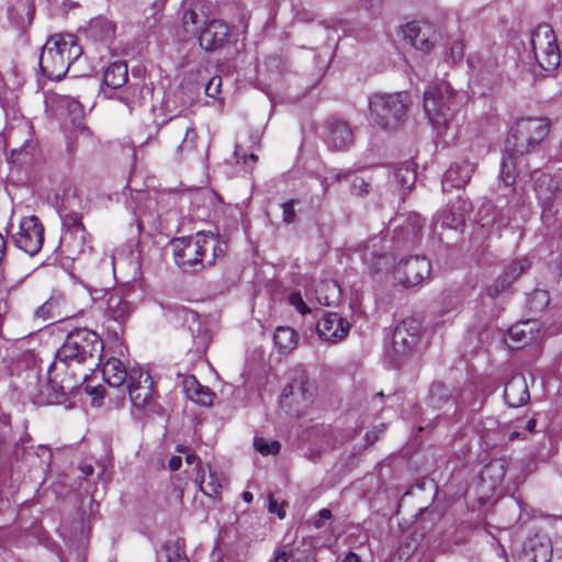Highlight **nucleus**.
Segmentation results:
<instances>
[{
    "label": "nucleus",
    "mask_w": 562,
    "mask_h": 562,
    "mask_svg": "<svg viewBox=\"0 0 562 562\" xmlns=\"http://www.w3.org/2000/svg\"><path fill=\"white\" fill-rule=\"evenodd\" d=\"M103 348V340L94 330L72 329L48 368L49 386L58 395L75 393L99 367Z\"/></svg>",
    "instance_id": "f257e3e1"
},
{
    "label": "nucleus",
    "mask_w": 562,
    "mask_h": 562,
    "mask_svg": "<svg viewBox=\"0 0 562 562\" xmlns=\"http://www.w3.org/2000/svg\"><path fill=\"white\" fill-rule=\"evenodd\" d=\"M175 263L183 272H200L222 260L227 243L218 234L200 231L194 235L172 238L170 241Z\"/></svg>",
    "instance_id": "f03ea898"
},
{
    "label": "nucleus",
    "mask_w": 562,
    "mask_h": 562,
    "mask_svg": "<svg viewBox=\"0 0 562 562\" xmlns=\"http://www.w3.org/2000/svg\"><path fill=\"white\" fill-rule=\"evenodd\" d=\"M82 55V47L72 34L50 36L41 53L40 68L50 80H61L71 64Z\"/></svg>",
    "instance_id": "7ed1b4c3"
},
{
    "label": "nucleus",
    "mask_w": 562,
    "mask_h": 562,
    "mask_svg": "<svg viewBox=\"0 0 562 562\" xmlns=\"http://www.w3.org/2000/svg\"><path fill=\"white\" fill-rule=\"evenodd\" d=\"M97 303L102 310L103 335L109 341L122 345L126 324L134 313L133 304L115 290L104 291Z\"/></svg>",
    "instance_id": "20e7f679"
},
{
    "label": "nucleus",
    "mask_w": 562,
    "mask_h": 562,
    "mask_svg": "<svg viewBox=\"0 0 562 562\" xmlns=\"http://www.w3.org/2000/svg\"><path fill=\"white\" fill-rule=\"evenodd\" d=\"M460 97L449 83L441 82L425 91L424 111L438 133L443 132L460 111Z\"/></svg>",
    "instance_id": "39448f33"
},
{
    "label": "nucleus",
    "mask_w": 562,
    "mask_h": 562,
    "mask_svg": "<svg viewBox=\"0 0 562 562\" xmlns=\"http://www.w3.org/2000/svg\"><path fill=\"white\" fill-rule=\"evenodd\" d=\"M550 122L541 117H522L516 121L505 140L506 155L525 156L548 135Z\"/></svg>",
    "instance_id": "423d86ee"
},
{
    "label": "nucleus",
    "mask_w": 562,
    "mask_h": 562,
    "mask_svg": "<svg viewBox=\"0 0 562 562\" xmlns=\"http://www.w3.org/2000/svg\"><path fill=\"white\" fill-rule=\"evenodd\" d=\"M409 104L411 98L407 92L375 93L369 101L370 120L382 128L396 127L407 114Z\"/></svg>",
    "instance_id": "0eeeda50"
},
{
    "label": "nucleus",
    "mask_w": 562,
    "mask_h": 562,
    "mask_svg": "<svg viewBox=\"0 0 562 562\" xmlns=\"http://www.w3.org/2000/svg\"><path fill=\"white\" fill-rule=\"evenodd\" d=\"M316 386L304 371H300L283 387L280 396V406L286 414L303 415L313 404Z\"/></svg>",
    "instance_id": "6e6552de"
},
{
    "label": "nucleus",
    "mask_w": 562,
    "mask_h": 562,
    "mask_svg": "<svg viewBox=\"0 0 562 562\" xmlns=\"http://www.w3.org/2000/svg\"><path fill=\"white\" fill-rule=\"evenodd\" d=\"M530 47L536 63L543 70L555 69L561 61L557 34L548 23L538 24L530 35Z\"/></svg>",
    "instance_id": "1a4fd4ad"
},
{
    "label": "nucleus",
    "mask_w": 562,
    "mask_h": 562,
    "mask_svg": "<svg viewBox=\"0 0 562 562\" xmlns=\"http://www.w3.org/2000/svg\"><path fill=\"white\" fill-rule=\"evenodd\" d=\"M431 270L430 261L424 256L402 259L392 271L395 284L409 289L422 283Z\"/></svg>",
    "instance_id": "9d476101"
},
{
    "label": "nucleus",
    "mask_w": 562,
    "mask_h": 562,
    "mask_svg": "<svg viewBox=\"0 0 562 562\" xmlns=\"http://www.w3.org/2000/svg\"><path fill=\"white\" fill-rule=\"evenodd\" d=\"M124 386L136 408H148L155 401L154 383L150 374L142 368H132L128 373V381Z\"/></svg>",
    "instance_id": "9b49d317"
},
{
    "label": "nucleus",
    "mask_w": 562,
    "mask_h": 562,
    "mask_svg": "<svg viewBox=\"0 0 562 562\" xmlns=\"http://www.w3.org/2000/svg\"><path fill=\"white\" fill-rule=\"evenodd\" d=\"M44 232V226L37 216H25L20 222V228L14 236V243L18 248L30 256H34L43 247Z\"/></svg>",
    "instance_id": "f8f14e48"
},
{
    "label": "nucleus",
    "mask_w": 562,
    "mask_h": 562,
    "mask_svg": "<svg viewBox=\"0 0 562 562\" xmlns=\"http://www.w3.org/2000/svg\"><path fill=\"white\" fill-rule=\"evenodd\" d=\"M63 225L65 231L60 237L61 247L72 255L81 252L86 244L87 234L82 215L77 212L66 213L63 215Z\"/></svg>",
    "instance_id": "ddd939ff"
},
{
    "label": "nucleus",
    "mask_w": 562,
    "mask_h": 562,
    "mask_svg": "<svg viewBox=\"0 0 562 562\" xmlns=\"http://www.w3.org/2000/svg\"><path fill=\"white\" fill-rule=\"evenodd\" d=\"M530 176L535 180L533 192L542 212L550 211L561 184L560 180L539 170L531 172Z\"/></svg>",
    "instance_id": "4468645a"
},
{
    "label": "nucleus",
    "mask_w": 562,
    "mask_h": 562,
    "mask_svg": "<svg viewBox=\"0 0 562 562\" xmlns=\"http://www.w3.org/2000/svg\"><path fill=\"white\" fill-rule=\"evenodd\" d=\"M229 35L228 25L221 20L205 23L198 36L199 45L205 52H215L224 47Z\"/></svg>",
    "instance_id": "2eb2a0df"
},
{
    "label": "nucleus",
    "mask_w": 562,
    "mask_h": 562,
    "mask_svg": "<svg viewBox=\"0 0 562 562\" xmlns=\"http://www.w3.org/2000/svg\"><path fill=\"white\" fill-rule=\"evenodd\" d=\"M531 263L528 257L513 260L505 267L503 273L487 288V294L495 297L507 290L520 276L530 269Z\"/></svg>",
    "instance_id": "dca6fc26"
},
{
    "label": "nucleus",
    "mask_w": 562,
    "mask_h": 562,
    "mask_svg": "<svg viewBox=\"0 0 562 562\" xmlns=\"http://www.w3.org/2000/svg\"><path fill=\"white\" fill-rule=\"evenodd\" d=\"M324 139L329 149L345 150L353 143V132L346 121L330 119L326 122Z\"/></svg>",
    "instance_id": "f3484780"
},
{
    "label": "nucleus",
    "mask_w": 562,
    "mask_h": 562,
    "mask_svg": "<svg viewBox=\"0 0 562 562\" xmlns=\"http://www.w3.org/2000/svg\"><path fill=\"white\" fill-rule=\"evenodd\" d=\"M349 322L338 313H325L316 324L318 336L328 341H339L349 333Z\"/></svg>",
    "instance_id": "a211bd4d"
},
{
    "label": "nucleus",
    "mask_w": 562,
    "mask_h": 562,
    "mask_svg": "<svg viewBox=\"0 0 562 562\" xmlns=\"http://www.w3.org/2000/svg\"><path fill=\"white\" fill-rule=\"evenodd\" d=\"M420 324L414 318L402 321L393 331V348L397 353L411 351L418 341Z\"/></svg>",
    "instance_id": "6ab92c4d"
},
{
    "label": "nucleus",
    "mask_w": 562,
    "mask_h": 562,
    "mask_svg": "<svg viewBox=\"0 0 562 562\" xmlns=\"http://www.w3.org/2000/svg\"><path fill=\"white\" fill-rule=\"evenodd\" d=\"M35 16L34 0H12L8 8L10 23L20 31H26Z\"/></svg>",
    "instance_id": "aec40b11"
},
{
    "label": "nucleus",
    "mask_w": 562,
    "mask_h": 562,
    "mask_svg": "<svg viewBox=\"0 0 562 562\" xmlns=\"http://www.w3.org/2000/svg\"><path fill=\"white\" fill-rule=\"evenodd\" d=\"M504 400L510 407H520L530 400L526 378L521 373L514 374L505 384Z\"/></svg>",
    "instance_id": "412c9836"
},
{
    "label": "nucleus",
    "mask_w": 562,
    "mask_h": 562,
    "mask_svg": "<svg viewBox=\"0 0 562 562\" xmlns=\"http://www.w3.org/2000/svg\"><path fill=\"white\" fill-rule=\"evenodd\" d=\"M182 387L187 398L193 403L209 407L214 402L215 393L209 386L201 384L193 374L183 378Z\"/></svg>",
    "instance_id": "4be33fe9"
},
{
    "label": "nucleus",
    "mask_w": 562,
    "mask_h": 562,
    "mask_svg": "<svg viewBox=\"0 0 562 562\" xmlns=\"http://www.w3.org/2000/svg\"><path fill=\"white\" fill-rule=\"evenodd\" d=\"M404 38L416 49L428 53L432 48V42L429 38L430 27L419 22H409L402 29Z\"/></svg>",
    "instance_id": "5701e85b"
},
{
    "label": "nucleus",
    "mask_w": 562,
    "mask_h": 562,
    "mask_svg": "<svg viewBox=\"0 0 562 562\" xmlns=\"http://www.w3.org/2000/svg\"><path fill=\"white\" fill-rule=\"evenodd\" d=\"M128 373L124 363L114 357L109 358L102 367L103 380L114 389L124 387L128 381Z\"/></svg>",
    "instance_id": "b1692460"
},
{
    "label": "nucleus",
    "mask_w": 562,
    "mask_h": 562,
    "mask_svg": "<svg viewBox=\"0 0 562 562\" xmlns=\"http://www.w3.org/2000/svg\"><path fill=\"white\" fill-rule=\"evenodd\" d=\"M475 170V165L469 160L454 164L449 167L443 176V184H450L453 188H463L469 183Z\"/></svg>",
    "instance_id": "393cba45"
},
{
    "label": "nucleus",
    "mask_w": 562,
    "mask_h": 562,
    "mask_svg": "<svg viewBox=\"0 0 562 562\" xmlns=\"http://www.w3.org/2000/svg\"><path fill=\"white\" fill-rule=\"evenodd\" d=\"M299 334L290 326H278L273 334V347L278 353L288 356L299 344Z\"/></svg>",
    "instance_id": "a878e982"
},
{
    "label": "nucleus",
    "mask_w": 562,
    "mask_h": 562,
    "mask_svg": "<svg viewBox=\"0 0 562 562\" xmlns=\"http://www.w3.org/2000/svg\"><path fill=\"white\" fill-rule=\"evenodd\" d=\"M533 339L530 322L513 325L506 334V344L510 349H521Z\"/></svg>",
    "instance_id": "bb28decb"
},
{
    "label": "nucleus",
    "mask_w": 562,
    "mask_h": 562,
    "mask_svg": "<svg viewBox=\"0 0 562 562\" xmlns=\"http://www.w3.org/2000/svg\"><path fill=\"white\" fill-rule=\"evenodd\" d=\"M376 239H378L376 237H373V238L369 239L367 241V244L363 246V250H364L363 258L367 261L369 272L372 276H376V274L387 271L393 261V257L390 254L376 255L375 252H371L370 254L371 257L369 258L367 250L369 249L370 244H372V247L376 246V243H375Z\"/></svg>",
    "instance_id": "cd10ccee"
},
{
    "label": "nucleus",
    "mask_w": 562,
    "mask_h": 562,
    "mask_svg": "<svg viewBox=\"0 0 562 562\" xmlns=\"http://www.w3.org/2000/svg\"><path fill=\"white\" fill-rule=\"evenodd\" d=\"M128 79L127 64L124 60H117L110 64L103 74V82L111 89L123 87Z\"/></svg>",
    "instance_id": "c85d7f7f"
},
{
    "label": "nucleus",
    "mask_w": 562,
    "mask_h": 562,
    "mask_svg": "<svg viewBox=\"0 0 562 562\" xmlns=\"http://www.w3.org/2000/svg\"><path fill=\"white\" fill-rule=\"evenodd\" d=\"M317 301L325 306L336 304L340 299L339 284L334 280H323L315 289Z\"/></svg>",
    "instance_id": "c756f323"
},
{
    "label": "nucleus",
    "mask_w": 562,
    "mask_h": 562,
    "mask_svg": "<svg viewBox=\"0 0 562 562\" xmlns=\"http://www.w3.org/2000/svg\"><path fill=\"white\" fill-rule=\"evenodd\" d=\"M552 546L550 540H531V547L525 551V559L528 562H551Z\"/></svg>",
    "instance_id": "7c9ffc66"
},
{
    "label": "nucleus",
    "mask_w": 562,
    "mask_h": 562,
    "mask_svg": "<svg viewBox=\"0 0 562 562\" xmlns=\"http://www.w3.org/2000/svg\"><path fill=\"white\" fill-rule=\"evenodd\" d=\"M195 482L199 485L200 491L206 496L215 497L220 494L222 485L216 473L210 470L207 481H205L204 470L201 464L198 465Z\"/></svg>",
    "instance_id": "2f4dec72"
},
{
    "label": "nucleus",
    "mask_w": 562,
    "mask_h": 562,
    "mask_svg": "<svg viewBox=\"0 0 562 562\" xmlns=\"http://www.w3.org/2000/svg\"><path fill=\"white\" fill-rule=\"evenodd\" d=\"M520 156L507 155L502 161L501 179L506 187H513L519 177Z\"/></svg>",
    "instance_id": "473e14b6"
},
{
    "label": "nucleus",
    "mask_w": 562,
    "mask_h": 562,
    "mask_svg": "<svg viewBox=\"0 0 562 562\" xmlns=\"http://www.w3.org/2000/svg\"><path fill=\"white\" fill-rule=\"evenodd\" d=\"M506 468L499 459L491 460L481 471L482 480H492L493 484L501 483L505 477Z\"/></svg>",
    "instance_id": "72a5a7b5"
},
{
    "label": "nucleus",
    "mask_w": 562,
    "mask_h": 562,
    "mask_svg": "<svg viewBox=\"0 0 562 562\" xmlns=\"http://www.w3.org/2000/svg\"><path fill=\"white\" fill-rule=\"evenodd\" d=\"M424 535L417 531L411 532L398 547L400 559L407 560L419 547Z\"/></svg>",
    "instance_id": "f704fd0d"
},
{
    "label": "nucleus",
    "mask_w": 562,
    "mask_h": 562,
    "mask_svg": "<svg viewBox=\"0 0 562 562\" xmlns=\"http://www.w3.org/2000/svg\"><path fill=\"white\" fill-rule=\"evenodd\" d=\"M60 103L61 105H65L67 108V111L74 124L82 120L85 114V108L78 100L70 97H63Z\"/></svg>",
    "instance_id": "c9c22d12"
},
{
    "label": "nucleus",
    "mask_w": 562,
    "mask_h": 562,
    "mask_svg": "<svg viewBox=\"0 0 562 562\" xmlns=\"http://www.w3.org/2000/svg\"><path fill=\"white\" fill-rule=\"evenodd\" d=\"M89 29L91 32H97L98 30L102 31V38L111 37L114 34L113 24L104 18H98L92 20L90 22Z\"/></svg>",
    "instance_id": "e433bc0d"
},
{
    "label": "nucleus",
    "mask_w": 562,
    "mask_h": 562,
    "mask_svg": "<svg viewBox=\"0 0 562 562\" xmlns=\"http://www.w3.org/2000/svg\"><path fill=\"white\" fill-rule=\"evenodd\" d=\"M255 447L259 453L262 456L269 454H278L281 450V443L277 440L267 442L262 438H257L255 440Z\"/></svg>",
    "instance_id": "4c0bfd02"
},
{
    "label": "nucleus",
    "mask_w": 562,
    "mask_h": 562,
    "mask_svg": "<svg viewBox=\"0 0 562 562\" xmlns=\"http://www.w3.org/2000/svg\"><path fill=\"white\" fill-rule=\"evenodd\" d=\"M295 203L296 201L291 199L282 204V221L285 224H293L296 221Z\"/></svg>",
    "instance_id": "58836bf2"
},
{
    "label": "nucleus",
    "mask_w": 562,
    "mask_h": 562,
    "mask_svg": "<svg viewBox=\"0 0 562 562\" xmlns=\"http://www.w3.org/2000/svg\"><path fill=\"white\" fill-rule=\"evenodd\" d=\"M289 303L296 308V311L302 314H308L311 312V308L308 305L304 302L301 293L299 291H293L289 295Z\"/></svg>",
    "instance_id": "ea45409f"
},
{
    "label": "nucleus",
    "mask_w": 562,
    "mask_h": 562,
    "mask_svg": "<svg viewBox=\"0 0 562 562\" xmlns=\"http://www.w3.org/2000/svg\"><path fill=\"white\" fill-rule=\"evenodd\" d=\"M464 47H465V45L462 40H456L451 44V46L449 48L448 57H449V59H451V61L453 64L459 63L463 58Z\"/></svg>",
    "instance_id": "a19ab883"
},
{
    "label": "nucleus",
    "mask_w": 562,
    "mask_h": 562,
    "mask_svg": "<svg viewBox=\"0 0 562 562\" xmlns=\"http://www.w3.org/2000/svg\"><path fill=\"white\" fill-rule=\"evenodd\" d=\"M222 89V78L213 76L205 85V94L210 98L217 99Z\"/></svg>",
    "instance_id": "79ce46f5"
},
{
    "label": "nucleus",
    "mask_w": 562,
    "mask_h": 562,
    "mask_svg": "<svg viewBox=\"0 0 562 562\" xmlns=\"http://www.w3.org/2000/svg\"><path fill=\"white\" fill-rule=\"evenodd\" d=\"M87 382H88V380L81 386H79L76 391H78L79 389H83L85 393L92 396L93 404L102 401L104 397V387L101 384H99L97 386H90L87 384Z\"/></svg>",
    "instance_id": "37998d69"
},
{
    "label": "nucleus",
    "mask_w": 562,
    "mask_h": 562,
    "mask_svg": "<svg viewBox=\"0 0 562 562\" xmlns=\"http://www.w3.org/2000/svg\"><path fill=\"white\" fill-rule=\"evenodd\" d=\"M196 138H198V133H196L195 128L192 125L191 126H187L186 127V134H184V137L182 139V144L180 145V148L181 149H191V148H193L194 145H195Z\"/></svg>",
    "instance_id": "c03bdc74"
},
{
    "label": "nucleus",
    "mask_w": 562,
    "mask_h": 562,
    "mask_svg": "<svg viewBox=\"0 0 562 562\" xmlns=\"http://www.w3.org/2000/svg\"><path fill=\"white\" fill-rule=\"evenodd\" d=\"M198 23L199 15L193 9L189 8L183 12L182 24L187 31H190V26L195 27Z\"/></svg>",
    "instance_id": "a18cd8bd"
},
{
    "label": "nucleus",
    "mask_w": 562,
    "mask_h": 562,
    "mask_svg": "<svg viewBox=\"0 0 562 562\" xmlns=\"http://www.w3.org/2000/svg\"><path fill=\"white\" fill-rule=\"evenodd\" d=\"M333 517L331 512L328 508H323L318 513V518L313 522L316 529L324 527L325 521L330 520Z\"/></svg>",
    "instance_id": "49530a36"
},
{
    "label": "nucleus",
    "mask_w": 562,
    "mask_h": 562,
    "mask_svg": "<svg viewBox=\"0 0 562 562\" xmlns=\"http://www.w3.org/2000/svg\"><path fill=\"white\" fill-rule=\"evenodd\" d=\"M235 157H236L237 162L243 160V162L246 164L247 159L251 160L252 164H256L258 161V156L255 154H249L248 156H246V154L243 153L241 146H236Z\"/></svg>",
    "instance_id": "de8ad7c7"
},
{
    "label": "nucleus",
    "mask_w": 562,
    "mask_h": 562,
    "mask_svg": "<svg viewBox=\"0 0 562 562\" xmlns=\"http://www.w3.org/2000/svg\"><path fill=\"white\" fill-rule=\"evenodd\" d=\"M168 562H189L184 552L180 549H176L167 554Z\"/></svg>",
    "instance_id": "09e8293b"
},
{
    "label": "nucleus",
    "mask_w": 562,
    "mask_h": 562,
    "mask_svg": "<svg viewBox=\"0 0 562 562\" xmlns=\"http://www.w3.org/2000/svg\"><path fill=\"white\" fill-rule=\"evenodd\" d=\"M369 183L363 179H356L352 186L353 190H358L357 193L360 195L367 194L369 192Z\"/></svg>",
    "instance_id": "8fccbe9b"
},
{
    "label": "nucleus",
    "mask_w": 562,
    "mask_h": 562,
    "mask_svg": "<svg viewBox=\"0 0 562 562\" xmlns=\"http://www.w3.org/2000/svg\"><path fill=\"white\" fill-rule=\"evenodd\" d=\"M269 512L277 513L280 519H283L285 517V509L282 507L278 508L277 501L273 499L271 496L269 497Z\"/></svg>",
    "instance_id": "3c124183"
},
{
    "label": "nucleus",
    "mask_w": 562,
    "mask_h": 562,
    "mask_svg": "<svg viewBox=\"0 0 562 562\" xmlns=\"http://www.w3.org/2000/svg\"><path fill=\"white\" fill-rule=\"evenodd\" d=\"M290 558L291 551L283 548L276 553L274 562H289Z\"/></svg>",
    "instance_id": "603ef678"
},
{
    "label": "nucleus",
    "mask_w": 562,
    "mask_h": 562,
    "mask_svg": "<svg viewBox=\"0 0 562 562\" xmlns=\"http://www.w3.org/2000/svg\"><path fill=\"white\" fill-rule=\"evenodd\" d=\"M182 464V459L179 456H172L168 462L170 471H177Z\"/></svg>",
    "instance_id": "864d4df0"
},
{
    "label": "nucleus",
    "mask_w": 562,
    "mask_h": 562,
    "mask_svg": "<svg viewBox=\"0 0 562 562\" xmlns=\"http://www.w3.org/2000/svg\"><path fill=\"white\" fill-rule=\"evenodd\" d=\"M366 438H367V441L369 445H373L380 438L379 431H376V430L369 431V432H367Z\"/></svg>",
    "instance_id": "5fc2aeb1"
},
{
    "label": "nucleus",
    "mask_w": 562,
    "mask_h": 562,
    "mask_svg": "<svg viewBox=\"0 0 562 562\" xmlns=\"http://www.w3.org/2000/svg\"><path fill=\"white\" fill-rule=\"evenodd\" d=\"M80 471L85 477L91 476L94 472V468L91 464H85L80 467Z\"/></svg>",
    "instance_id": "6e6d98bb"
},
{
    "label": "nucleus",
    "mask_w": 562,
    "mask_h": 562,
    "mask_svg": "<svg viewBox=\"0 0 562 562\" xmlns=\"http://www.w3.org/2000/svg\"><path fill=\"white\" fill-rule=\"evenodd\" d=\"M341 562H360V558L357 553L350 551L345 555Z\"/></svg>",
    "instance_id": "4d7b16f0"
},
{
    "label": "nucleus",
    "mask_w": 562,
    "mask_h": 562,
    "mask_svg": "<svg viewBox=\"0 0 562 562\" xmlns=\"http://www.w3.org/2000/svg\"><path fill=\"white\" fill-rule=\"evenodd\" d=\"M536 426H537V419L536 418H530L527 424H526V429L530 432V434H533L535 432V429H536Z\"/></svg>",
    "instance_id": "13d9d810"
},
{
    "label": "nucleus",
    "mask_w": 562,
    "mask_h": 562,
    "mask_svg": "<svg viewBox=\"0 0 562 562\" xmlns=\"http://www.w3.org/2000/svg\"><path fill=\"white\" fill-rule=\"evenodd\" d=\"M241 497L248 504L251 503L254 499L252 493H250L248 491L243 492Z\"/></svg>",
    "instance_id": "bf43d9fd"
},
{
    "label": "nucleus",
    "mask_w": 562,
    "mask_h": 562,
    "mask_svg": "<svg viewBox=\"0 0 562 562\" xmlns=\"http://www.w3.org/2000/svg\"><path fill=\"white\" fill-rule=\"evenodd\" d=\"M196 460H199V457L195 453H189L186 456V461L189 464L194 463Z\"/></svg>",
    "instance_id": "052dcab7"
},
{
    "label": "nucleus",
    "mask_w": 562,
    "mask_h": 562,
    "mask_svg": "<svg viewBox=\"0 0 562 562\" xmlns=\"http://www.w3.org/2000/svg\"><path fill=\"white\" fill-rule=\"evenodd\" d=\"M518 438H520V432H518V431H516V430H515V431L509 432V435H508V440H509V441H515V440H516V439H518Z\"/></svg>",
    "instance_id": "680f3d73"
},
{
    "label": "nucleus",
    "mask_w": 562,
    "mask_h": 562,
    "mask_svg": "<svg viewBox=\"0 0 562 562\" xmlns=\"http://www.w3.org/2000/svg\"><path fill=\"white\" fill-rule=\"evenodd\" d=\"M513 191H514L515 193H517V194H518V192H517V190H516V189H513ZM518 201H519V203H521V204H524V203H525V201H526V196H525V193H524V192L519 193V199H518Z\"/></svg>",
    "instance_id": "e2e57ef3"
},
{
    "label": "nucleus",
    "mask_w": 562,
    "mask_h": 562,
    "mask_svg": "<svg viewBox=\"0 0 562 562\" xmlns=\"http://www.w3.org/2000/svg\"><path fill=\"white\" fill-rule=\"evenodd\" d=\"M536 294H537V295H541V296L544 299L546 304H548V303H549L548 294H547V292H546V291H537V292H536Z\"/></svg>",
    "instance_id": "0e129e2a"
},
{
    "label": "nucleus",
    "mask_w": 562,
    "mask_h": 562,
    "mask_svg": "<svg viewBox=\"0 0 562 562\" xmlns=\"http://www.w3.org/2000/svg\"><path fill=\"white\" fill-rule=\"evenodd\" d=\"M293 562H314V560L305 558L304 560H294Z\"/></svg>",
    "instance_id": "69168bd1"
}]
</instances>
